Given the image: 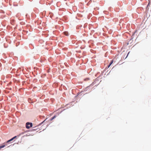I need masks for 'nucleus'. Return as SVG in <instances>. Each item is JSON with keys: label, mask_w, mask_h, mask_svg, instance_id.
<instances>
[{"label": "nucleus", "mask_w": 151, "mask_h": 151, "mask_svg": "<svg viewBox=\"0 0 151 151\" xmlns=\"http://www.w3.org/2000/svg\"><path fill=\"white\" fill-rule=\"evenodd\" d=\"M32 124L31 123L27 122L26 124V127L27 129H29L32 127Z\"/></svg>", "instance_id": "nucleus-1"}, {"label": "nucleus", "mask_w": 151, "mask_h": 151, "mask_svg": "<svg viewBox=\"0 0 151 151\" xmlns=\"http://www.w3.org/2000/svg\"><path fill=\"white\" fill-rule=\"evenodd\" d=\"M113 60H112L111 61V62H110V63L109 65H108V68H109V67H110V65H111L113 63Z\"/></svg>", "instance_id": "nucleus-4"}, {"label": "nucleus", "mask_w": 151, "mask_h": 151, "mask_svg": "<svg viewBox=\"0 0 151 151\" xmlns=\"http://www.w3.org/2000/svg\"><path fill=\"white\" fill-rule=\"evenodd\" d=\"M56 116H54L53 117H52L51 119H50V120L51 121L54 118H56Z\"/></svg>", "instance_id": "nucleus-6"}, {"label": "nucleus", "mask_w": 151, "mask_h": 151, "mask_svg": "<svg viewBox=\"0 0 151 151\" xmlns=\"http://www.w3.org/2000/svg\"><path fill=\"white\" fill-rule=\"evenodd\" d=\"M64 35H66V36H67L68 35V33L67 32H64Z\"/></svg>", "instance_id": "nucleus-5"}, {"label": "nucleus", "mask_w": 151, "mask_h": 151, "mask_svg": "<svg viewBox=\"0 0 151 151\" xmlns=\"http://www.w3.org/2000/svg\"><path fill=\"white\" fill-rule=\"evenodd\" d=\"M16 137H16V136H15L14 137H13V138H12L11 139H10V140H8V141L7 142H6V144H7V143H8V142H10V141H12V140H13V139H14L15 138H16Z\"/></svg>", "instance_id": "nucleus-3"}, {"label": "nucleus", "mask_w": 151, "mask_h": 151, "mask_svg": "<svg viewBox=\"0 0 151 151\" xmlns=\"http://www.w3.org/2000/svg\"><path fill=\"white\" fill-rule=\"evenodd\" d=\"M6 143H4L3 144L1 145L0 146V150L2 148L4 147L5 146H7Z\"/></svg>", "instance_id": "nucleus-2"}]
</instances>
